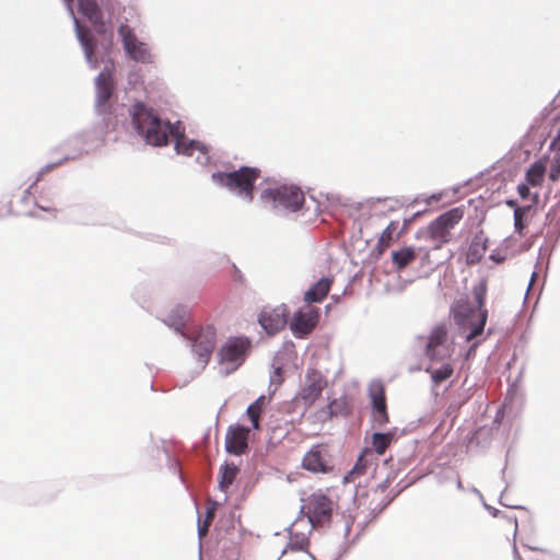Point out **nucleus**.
I'll list each match as a JSON object with an SVG mask.
<instances>
[{
    "label": "nucleus",
    "mask_w": 560,
    "mask_h": 560,
    "mask_svg": "<svg viewBox=\"0 0 560 560\" xmlns=\"http://www.w3.org/2000/svg\"><path fill=\"white\" fill-rule=\"evenodd\" d=\"M132 124L147 143L152 145H164L167 143L168 133H174V128L162 120L142 103H137L132 108Z\"/></svg>",
    "instance_id": "1"
},
{
    "label": "nucleus",
    "mask_w": 560,
    "mask_h": 560,
    "mask_svg": "<svg viewBox=\"0 0 560 560\" xmlns=\"http://www.w3.org/2000/svg\"><path fill=\"white\" fill-rule=\"evenodd\" d=\"M258 167L242 166L233 172H218L212 174L215 184L237 194L248 202L254 199L255 183L260 177Z\"/></svg>",
    "instance_id": "2"
},
{
    "label": "nucleus",
    "mask_w": 560,
    "mask_h": 560,
    "mask_svg": "<svg viewBox=\"0 0 560 560\" xmlns=\"http://www.w3.org/2000/svg\"><path fill=\"white\" fill-rule=\"evenodd\" d=\"M487 281L481 280L478 284L472 288V296L476 303V312L478 313V322L471 323L472 329L467 336V340L470 341L477 336L481 335L487 322L488 311L486 308V295H487ZM454 317L458 323H464L475 315V311L468 305L467 302L459 301L453 308Z\"/></svg>",
    "instance_id": "3"
},
{
    "label": "nucleus",
    "mask_w": 560,
    "mask_h": 560,
    "mask_svg": "<svg viewBox=\"0 0 560 560\" xmlns=\"http://www.w3.org/2000/svg\"><path fill=\"white\" fill-rule=\"evenodd\" d=\"M260 198L275 209L293 212L300 210L305 200L300 187L285 184L264 189Z\"/></svg>",
    "instance_id": "4"
},
{
    "label": "nucleus",
    "mask_w": 560,
    "mask_h": 560,
    "mask_svg": "<svg viewBox=\"0 0 560 560\" xmlns=\"http://www.w3.org/2000/svg\"><path fill=\"white\" fill-rule=\"evenodd\" d=\"M464 210L452 208L433 220L428 226L429 237L436 242V248L451 241V231L463 220Z\"/></svg>",
    "instance_id": "5"
},
{
    "label": "nucleus",
    "mask_w": 560,
    "mask_h": 560,
    "mask_svg": "<svg viewBox=\"0 0 560 560\" xmlns=\"http://www.w3.org/2000/svg\"><path fill=\"white\" fill-rule=\"evenodd\" d=\"M328 382L323 373L316 369H307L304 382L295 397L296 402H302L305 407L313 406L322 396Z\"/></svg>",
    "instance_id": "6"
},
{
    "label": "nucleus",
    "mask_w": 560,
    "mask_h": 560,
    "mask_svg": "<svg viewBox=\"0 0 560 560\" xmlns=\"http://www.w3.org/2000/svg\"><path fill=\"white\" fill-rule=\"evenodd\" d=\"M447 337L448 332L443 324L431 330L425 346V355L432 362H442L452 358L454 347L448 342Z\"/></svg>",
    "instance_id": "7"
},
{
    "label": "nucleus",
    "mask_w": 560,
    "mask_h": 560,
    "mask_svg": "<svg viewBox=\"0 0 560 560\" xmlns=\"http://www.w3.org/2000/svg\"><path fill=\"white\" fill-rule=\"evenodd\" d=\"M126 54L135 61L148 63L152 60V55L148 44L141 42L136 36L133 30L128 24H121L118 28Z\"/></svg>",
    "instance_id": "8"
},
{
    "label": "nucleus",
    "mask_w": 560,
    "mask_h": 560,
    "mask_svg": "<svg viewBox=\"0 0 560 560\" xmlns=\"http://www.w3.org/2000/svg\"><path fill=\"white\" fill-rule=\"evenodd\" d=\"M305 513L313 526L328 524L332 514V502L323 493H313L304 505Z\"/></svg>",
    "instance_id": "9"
},
{
    "label": "nucleus",
    "mask_w": 560,
    "mask_h": 560,
    "mask_svg": "<svg viewBox=\"0 0 560 560\" xmlns=\"http://www.w3.org/2000/svg\"><path fill=\"white\" fill-rule=\"evenodd\" d=\"M217 343V329L213 325L200 326L192 337V350L201 363H207Z\"/></svg>",
    "instance_id": "10"
},
{
    "label": "nucleus",
    "mask_w": 560,
    "mask_h": 560,
    "mask_svg": "<svg viewBox=\"0 0 560 560\" xmlns=\"http://www.w3.org/2000/svg\"><path fill=\"white\" fill-rule=\"evenodd\" d=\"M249 348L250 340L248 338L231 337L219 351L220 361L237 366L244 362Z\"/></svg>",
    "instance_id": "11"
},
{
    "label": "nucleus",
    "mask_w": 560,
    "mask_h": 560,
    "mask_svg": "<svg viewBox=\"0 0 560 560\" xmlns=\"http://www.w3.org/2000/svg\"><path fill=\"white\" fill-rule=\"evenodd\" d=\"M289 311L284 304L271 307L266 306L259 314L258 322L269 335H275L284 328Z\"/></svg>",
    "instance_id": "12"
},
{
    "label": "nucleus",
    "mask_w": 560,
    "mask_h": 560,
    "mask_svg": "<svg viewBox=\"0 0 560 560\" xmlns=\"http://www.w3.org/2000/svg\"><path fill=\"white\" fill-rule=\"evenodd\" d=\"M369 395L373 408V425L383 428L389 422L387 412L385 388L382 383H373L369 388Z\"/></svg>",
    "instance_id": "13"
},
{
    "label": "nucleus",
    "mask_w": 560,
    "mask_h": 560,
    "mask_svg": "<svg viewBox=\"0 0 560 560\" xmlns=\"http://www.w3.org/2000/svg\"><path fill=\"white\" fill-rule=\"evenodd\" d=\"M330 456L324 445H315L303 457L302 467L308 471L327 474L332 470Z\"/></svg>",
    "instance_id": "14"
},
{
    "label": "nucleus",
    "mask_w": 560,
    "mask_h": 560,
    "mask_svg": "<svg viewBox=\"0 0 560 560\" xmlns=\"http://www.w3.org/2000/svg\"><path fill=\"white\" fill-rule=\"evenodd\" d=\"M249 429L243 425H230L225 435V450L233 455L245 454L248 450Z\"/></svg>",
    "instance_id": "15"
},
{
    "label": "nucleus",
    "mask_w": 560,
    "mask_h": 560,
    "mask_svg": "<svg viewBox=\"0 0 560 560\" xmlns=\"http://www.w3.org/2000/svg\"><path fill=\"white\" fill-rule=\"evenodd\" d=\"M318 322V312L312 308L298 311L291 323L290 328L296 337H304L312 332Z\"/></svg>",
    "instance_id": "16"
},
{
    "label": "nucleus",
    "mask_w": 560,
    "mask_h": 560,
    "mask_svg": "<svg viewBox=\"0 0 560 560\" xmlns=\"http://www.w3.org/2000/svg\"><path fill=\"white\" fill-rule=\"evenodd\" d=\"M95 88L96 106L98 109L104 110L113 95L115 88L112 72L108 70L102 71L95 79Z\"/></svg>",
    "instance_id": "17"
},
{
    "label": "nucleus",
    "mask_w": 560,
    "mask_h": 560,
    "mask_svg": "<svg viewBox=\"0 0 560 560\" xmlns=\"http://www.w3.org/2000/svg\"><path fill=\"white\" fill-rule=\"evenodd\" d=\"M77 27H78V37L83 47L86 61L89 62V65L92 68H97L98 60L95 57L96 43H95V39H94L91 31L88 28L80 27V25L78 23H77Z\"/></svg>",
    "instance_id": "18"
},
{
    "label": "nucleus",
    "mask_w": 560,
    "mask_h": 560,
    "mask_svg": "<svg viewBox=\"0 0 560 560\" xmlns=\"http://www.w3.org/2000/svg\"><path fill=\"white\" fill-rule=\"evenodd\" d=\"M334 278H322L312 285L304 294V301L307 303L322 302L330 291Z\"/></svg>",
    "instance_id": "19"
},
{
    "label": "nucleus",
    "mask_w": 560,
    "mask_h": 560,
    "mask_svg": "<svg viewBox=\"0 0 560 560\" xmlns=\"http://www.w3.org/2000/svg\"><path fill=\"white\" fill-rule=\"evenodd\" d=\"M399 224V221H390L384 229L376 244L378 255H383L395 241L399 240L401 235V232L398 231Z\"/></svg>",
    "instance_id": "20"
},
{
    "label": "nucleus",
    "mask_w": 560,
    "mask_h": 560,
    "mask_svg": "<svg viewBox=\"0 0 560 560\" xmlns=\"http://www.w3.org/2000/svg\"><path fill=\"white\" fill-rule=\"evenodd\" d=\"M172 135L176 138L175 149L177 153L185 155H192L195 151L207 153V147L205 144L187 139L183 133H179L178 128H174V133Z\"/></svg>",
    "instance_id": "21"
},
{
    "label": "nucleus",
    "mask_w": 560,
    "mask_h": 560,
    "mask_svg": "<svg viewBox=\"0 0 560 560\" xmlns=\"http://www.w3.org/2000/svg\"><path fill=\"white\" fill-rule=\"evenodd\" d=\"M417 258V253L413 247H404L399 250L393 252L392 260L397 270H402L412 264Z\"/></svg>",
    "instance_id": "22"
},
{
    "label": "nucleus",
    "mask_w": 560,
    "mask_h": 560,
    "mask_svg": "<svg viewBox=\"0 0 560 560\" xmlns=\"http://www.w3.org/2000/svg\"><path fill=\"white\" fill-rule=\"evenodd\" d=\"M451 359L446 360L441 366L435 368L433 365L427 369V372L430 373L431 380L434 385H440L444 381L448 380L454 373V366L450 362Z\"/></svg>",
    "instance_id": "23"
},
{
    "label": "nucleus",
    "mask_w": 560,
    "mask_h": 560,
    "mask_svg": "<svg viewBox=\"0 0 560 560\" xmlns=\"http://www.w3.org/2000/svg\"><path fill=\"white\" fill-rule=\"evenodd\" d=\"M240 469L234 464H226L221 467L219 476V488L226 491L236 479Z\"/></svg>",
    "instance_id": "24"
},
{
    "label": "nucleus",
    "mask_w": 560,
    "mask_h": 560,
    "mask_svg": "<svg viewBox=\"0 0 560 560\" xmlns=\"http://www.w3.org/2000/svg\"><path fill=\"white\" fill-rule=\"evenodd\" d=\"M395 433H380L376 432L372 435V446L377 455H383L394 441Z\"/></svg>",
    "instance_id": "25"
},
{
    "label": "nucleus",
    "mask_w": 560,
    "mask_h": 560,
    "mask_svg": "<svg viewBox=\"0 0 560 560\" xmlns=\"http://www.w3.org/2000/svg\"><path fill=\"white\" fill-rule=\"evenodd\" d=\"M486 249V245L479 238H474L466 253L467 264L475 265L479 262L482 259Z\"/></svg>",
    "instance_id": "26"
},
{
    "label": "nucleus",
    "mask_w": 560,
    "mask_h": 560,
    "mask_svg": "<svg viewBox=\"0 0 560 560\" xmlns=\"http://www.w3.org/2000/svg\"><path fill=\"white\" fill-rule=\"evenodd\" d=\"M80 12L91 22H96L101 18V11L96 0H78Z\"/></svg>",
    "instance_id": "27"
},
{
    "label": "nucleus",
    "mask_w": 560,
    "mask_h": 560,
    "mask_svg": "<svg viewBox=\"0 0 560 560\" xmlns=\"http://www.w3.org/2000/svg\"><path fill=\"white\" fill-rule=\"evenodd\" d=\"M546 167L541 162L534 163L526 173V180L532 186H540L544 180Z\"/></svg>",
    "instance_id": "28"
},
{
    "label": "nucleus",
    "mask_w": 560,
    "mask_h": 560,
    "mask_svg": "<svg viewBox=\"0 0 560 560\" xmlns=\"http://www.w3.org/2000/svg\"><path fill=\"white\" fill-rule=\"evenodd\" d=\"M530 207H516L514 209V228L515 232H517L520 235H523V231L526 226L524 222V218L526 213L529 211Z\"/></svg>",
    "instance_id": "29"
},
{
    "label": "nucleus",
    "mask_w": 560,
    "mask_h": 560,
    "mask_svg": "<svg viewBox=\"0 0 560 560\" xmlns=\"http://www.w3.org/2000/svg\"><path fill=\"white\" fill-rule=\"evenodd\" d=\"M549 177L551 180L556 182L560 178V152L557 151L550 165Z\"/></svg>",
    "instance_id": "30"
},
{
    "label": "nucleus",
    "mask_w": 560,
    "mask_h": 560,
    "mask_svg": "<svg viewBox=\"0 0 560 560\" xmlns=\"http://www.w3.org/2000/svg\"><path fill=\"white\" fill-rule=\"evenodd\" d=\"M262 411H260L258 408H256L255 406H248L247 408V416L253 424V428L255 430H258L259 429V420H260V415H261Z\"/></svg>",
    "instance_id": "31"
},
{
    "label": "nucleus",
    "mask_w": 560,
    "mask_h": 560,
    "mask_svg": "<svg viewBox=\"0 0 560 560\" xmlns=\"http://www.w3.org/2000/svg\"><path fill=\"white\" fill-rule=\"evenodd\" d=\"M271 384H275L276 387H278L279 385L282 384L283 382V377H282V369L281 368H276L273 370V373L271 375Z\"/></svg>",
    "instance_id": "32"
},
{
    "label": "nucleus",
    "mask_w": 560,
    "mask_h": 560,
    "mask_svg": "<svg viewBox=\"0 0 560 560\" xmlns=\"http://www.w3.org/2000/svg\"><path fill=\"white\" fill-rule=\"evenodd\" d=\"M365 470V465L363 464V456H360L355 466L353 467V469L351 470V474H358V475H361L363 474Z\"/></svg>",
    "instance_id": "33"
},
{
    "label": "nucleus",
    "mask_w": 560,
    "mask_h": 560,
    "mask_svg": "<svg viewBox=\"0 0 560 560\" xmlns=\"http://www.w3.org/2000/svg\"><path fill=\"white\" fill-rule=\"evenodd\" d=\"M266 404H267V398H266V396L261 395L253 404H250V406H255L260 411H262V409L266 406Z\"/></svg>",
    "instance_id": "34"
},
{
    "label": "nucleus",
    "mask_w": 560,
    "mask_h": 560,
    "mask_svg": "<svg viewBox=\"0 0 560 560\" xmlns=\"http://www.w3.org/2000/svg\"><path fill=\"white\" fill-rule=\"evenodd\" d=\"M517 191L523 199H526L529 197V188L526 184H520L517 186Z\"/></svg>",
    "instance_id": "35"
},
{
    "label": "nucleus",
    "mask_w": 560,
    "mask_h": 560,
    "mask_svg": "<svg viewBox=\"0 0 560 560\" xmlns=\"http://www.w3.org/2000/svg\"><path fill=\"white\" fill-rule=\"evenodd\" d=\"M213 517H214V509H208L205 522L211 523Z\"/></svg>",
    "instance_id": "36"
},
{
    "label": "nucleus",
    "mask_w": 560,
    "mask_h": 560,
    "mask_svg": "<svg viewBox=\"0 0 560 560\" xmlns=\"http://www.w3.org/2000/svg\"><path fill=\"white\" fill-rule=\"evenodd\" d=\"M210 523L205 522L203 526L199 527V535L205 536L208 532V526Z\"/></svg>",
    "instance_id": "37"
},
{
    "label": "nucleus",
    "mask_w": 560,
    "mask_h": 560,
    "mask_svg": "<svg viewBox=\"0 0 560 560\" xmlns=\"http://www.w3.org/2000/svg\"><path fill=\"white\" fill-rule=\"evenodd\" d=\"M508 205H509L510 207H514L515 209H516V207H517V206H516V202H515V201H513V200L508 201Z\"/></svg>",
    "instance_id": "38"
},
{
    "label": "nucleus",
    "mask_w": 560,
    "mask_h": 560,
    "mask_svg": "<svg viewBox=\"0 0 560 560\" xmlns=\"http://www.w3.org/2000/svg\"><path fill=\"white\" fill-rule=\"evenodd\" d=\"M494 516H498L499 515V511L495 510V512L493 513Z\"/></svg>",
    "instance_id": "39"
}]
</instances>
